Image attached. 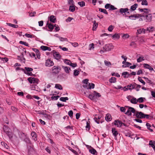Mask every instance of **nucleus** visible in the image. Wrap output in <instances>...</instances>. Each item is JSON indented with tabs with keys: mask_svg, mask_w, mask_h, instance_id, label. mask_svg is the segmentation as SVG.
<instances>
[{
	"mask_svg": "<svg viewBox=\"0 0 155 155\" xmlns=\"http://www.w3.org/2000/svg\"><path fill=\"white\" fill-rule=\"evenodd\" d=\"M142 17L144 18V20L146 22H150L151 21L152 19V15L149 13L148 12H144L142 14Z\"/></svg>",
	"mask_w": 155,
	"mask_h": 155,
	"instance_id": "1",
	"label": "nucleus"
},
{
	"mask_svg": "<svg viewBox=\"0 0 155 155\" xmlns=\"http://www.w3.org/2000/svg\"><path fill=\"white\" fill-rule=\"evenodd\" d=\"M3 131L6 133L10 140L13 137L12 133L10 131V129L7 126L4 125L3 127Z\"/></svg>",
	"mask_w": 155,
	"mask_h": 155,
	"instance_id": "2",
	"label": "nucleus"
},
{
	"mask_svg": "<svg viewBox=\"0 0 155 155\" xmlns=\"http://www.w3.org/2000/svg\"><path fill=\"white\" fill-rule=\"evenodd\" d=\"M61 69L59 66H54L52 68V73L53 75H56L59 74Z\"/></svg>",
	"mask_w": 155,
	"mask_h": 155,
	"instance_id": "3",
	"label": "nucleus"
},
{
	"mask_svg": "<svg viewBox=\"0 0 155 155\" xmlns=\"http://www.w3.org/2000/svg\"><path fill=\"white\" fill-rule=\"evenodd\" d=\"M145 114L141 112L136 111V114L133 115L134 116H136L138 119H142L144 118Z\"/></svg>",
	"mask_w": 155,
	"mask_h": 155,
	"instance_id": "4",
	"label": "nucleus"
},
{
	"mask_svg": "<svg viewBox=\"0 0 155 155\" xmlns=\"http://www.w3.org/2000/svg\"><path fill=\"white\" fill-rule=\"evenodd\" d=\"M114 125L117 126V127H121L123 125L125 127L127 126V125L122 122L120 120H115L114 122Z\"/></svg>",
	"mask_w": 155,
	"mask_h": 155,
	"instance_id": "5",
	"label": "nucleus"
},
{
	"mask_svg": "<svg viewBox=\"0 0 155 155\" xmlns=\"http://www.w3.org/2000/svg\"><path fill=\"white\" fill-rule=\"evenodd\" d=\"M28 80L31 84H37L38 83L39 80L38 79L34 77H29L28 79Z\"/></svg>",
	"mask_w": 155,
	"mask_h": 155,
	"instance_id": "6",
	"label": "nucleus"
},
{
	"mask_svg": "<svg viewBox=\"0 0 155 155\" xmlns=\"http://www.w3.org/2000/svg\"><path fill=\"white\" fill-rule=\"evenodd\" d=\"M113 48V46L112 44H107L103 47V49L105 51H109Z\"/></svg>",
	"mask_w": 155,
	"mask_h": 155,
	"instance_id": "7",
	"label": "nucleus"
},
{
	"mask_svg": "<svg viewBox=\"0 0 155 155\" xmlns=\"http://www.w3.org/2000/svg\"><path fill=\"white\" fill-rule=\"evenodd\" d=\"M142 14H136L135 15H131L129 16V19L131 20H135L137 18H138L140 17H142Z\"/></svg>",
	"mask_w": 155,
	"mask_h": 155,
	"instance_id": "8",
	"label": "nucleus"
},
{
	"mask_svg": "<svg viewBox=\"0 0 155 155\" xmlns=\"http://www.w3.org/2000/svg\"><path fill=\"white\" fill-rule=\"evenodd\" d=\"M112 133L114 137V139L117 140V135L118 134V132L115 128H113L112 129Z\"/></svg>",
	"mask_w": 155,
	"mask_h": 155,
	"instance_id": "9",
	"label": "nucleus"
},
{
	"mask_svg": "<svg viewBox=\"0 0 155 155\" xmlns=\"http://www.w3.org/2000/svg\"><path fill=\"white\" fill-rule=\"evenodd\" d=\"M27 147L28 149V153L29 155H32L35 153V151L33 147L31 146H28Z\"/></svg>",
	"mask_w": 155,
	"mask_h": 155,
	"instance_id": "10",
	"label": "nucleus"
},
{
	"mask_svg": "<svg viewBox=\"0 0 155 155\" xmlns=\"http://www.w3.org/2000/svg\"><path fill=\"white\" fill-rule=\"evenodd\" d=\"M54 62L50 59H48L46 61L45 66L48 67H51L53 65Z\"/></svg>",
	"mask_w": 155,
	"mask_h": 155,
	"instance_id": "11",
	"label": "nucleus"
},
{
	"mask_svg": "<svg viewBox=\"0 0 155 155\" xmlns=\"http://www.w3.org/2000/svg\"><path fill=\"white\" fill-rule=\"evenodd\" d=\"M46 25L48 26V27L49 29V30H48V31H52L54 28V25L49 23L48 22H47Z\"/></svg>",
	"mask_w": 155,
	"mask_h": 155,
	"instance_id": "12",
	"label": "nucleus"
},
{
	"mask_svg": "<svg viewBox=\"0 0 155 155\" xmlns=\"http://www.w3.org/2000/svg\"><path fill=\"white\" fill-rule=\"evenodd\" d=\"M53 53V56L56 59L59 60L61 58V56L58 52L55 51Z\"/></svg>",
	"mask_w": 155,
	"mask_h": 155,
	"instance_id": "13",
	"label": "nucleus"
},
{
	"mask_svg": "<svg viewBox=\"0 0 155 155\" xmlns=\"http://www.w3.org/2000/svg\"><path fill=\"white\" fill-rule=\"evenodd\" d=\"M31 136L32 137L33 139V140L35 141H36L37 140V134L34 131H32L31 134Z\"/></svg>",
	"mask_w": 155,
	"mask_h": 155,
	"instance_id": "14",
	"label": "nucleus"
},
{
	"mask_svg": "<svg viewBox=\"0 0 155 155\" xmlns=\"http://www.w3.org/2000/svg\"><path fill=\"white\" fill-rule=\"evenodd\" d=\"M18 135L20 138L22 140H23L27 136V134L21 132H18Z\"/></svg>",
	"mask_w": 155,
	"mask_h": 155,
	"instance_id": "15",
	"label": "nucleus"
},
{
	"mask_svg": "<svg viewBox=\"0 0 155 155\" xmlns=\"http://www.w3.org/2000/svg\"><path fill=\"white\" fill-rule=\"evenodd\" d=\"M26 143L28 144L31 145V142L29 139V138L27 136L23 140Z\"/></svg>",
	"mask_w": 155,
	"mask_h": 155,
	"instance_id": "16",
	"label": "nucleus"
},
{
	"mask_svg": "<svg viewBox=\"0 0 155 155\" xmlns=\"http://www.w3.org/2000/svg\"><path fill=\"white\" fill-rule=\"evenodd\" d=\"M62 68L64 69V71L67 74H69L71 70V68L67 66H62Z\"/></svg>",
	"mask_w": 155,
	"mask_h": 155,
	"instance_id": "17",
	"label": "nucleus"
},
{
	"mask_svg": "<svg viewBox=\"0 0 155 155\" xmlns=\"http://www.w3.org/2000/svg\"><path fill=\"white\" fill-rule=\"evenodd\" d=\"M40 48L42 50L44 51L48 50L49 51H50L51 50L50 48L43 45L41 46L40 47Z\"/></svg>",
	"mask_w": 155,
	"mask_h": 155,
	"instance_id": "18",
	"label": "nucleus"
},
{
	"mask_svg": "<svg viewBox=\"0 0 155 155\" xmlns=\"http://www.w3.org/2000/svg\"><path fill=\"white\" fill-rule=\"evenodd\" d=\"M131 84L132 89H135L136 88H140L141 87V86L140 85L137 84L135 83H134Z\"/></svg>",
	"mask_w": 155,
	"mask_h": 155,
	"instance_id": "19",
	"label": "nucleus"
},
{
	"mask_svg": "<svg viewBox=\"0 0 155 155\" xmlns=\"http://www.w3.org/2000/svg\"><path fill=\"white\" fill-rule=\"evenodd\" d=\"M49 19L51 22L53 23H55L56 20L55 16L53 15L49 17Z\"/></svg>",
	"mask_w": 155,
	"mask_h": 155,
	"instance_id": "20",
	"label": "nucleus"
},
{
	"mask_svg": "<svg viewBox=\"0 0 155 155\" xmlns=\"http://www.w3.org/2000/svg\"><path fill=\"white\" fill-rule=\"evenodd\" d=\"M112 118L111 115L109 114H107L105 117V119L107 121H110L112 120Z\"/></svg>",
	"mask_w": 155,
	"mask_h": 155,
	"instance_id": "21",
	"label": "nucleus"
},
{
	"mask_svg": "<svg viewBox=\"0 0 155 155\" xmlns=\"http://www.w3.org/2000/svg\"><path fill=\"white\" fill-rule=\"evenodd\" d=\"M128 10V8H121L120 9V12L122 14L124 13L125 14V12H127Z\"/></svg>",
	"mask_w": 155,
	"mask_h": 155,
	"instance_id": "22",
	"label": "nucleus"
},
{
	"mask_svg": "<svg viewBox=\"0 0 155 155\" xmlns=\"http://www.w3.org/2000/svg\"><path fill=\"white\" fill-rule=\"evenodd\" d=\"M126 107H128L129 109V110H130L131 113H134V114H136V112L137 111H136L134 108L130 107L127 106H126Z\"/></svg>",
	"mask_w": 155,
	"mask_h": 155,
	"instance_id": "23",
	"label": "nucleus"
},
{
	"mask_svg": "<svg viewBox=\"0 0 155 155\" xmlns=\"http://www.w3.org/2000/svg\"><path fill=\"white\" fill-rule=\"evenodd\" d=\"M109 81L111 83H114L116 82V78L115 77H112L109 79Z\"/></svg>",
	"mask_w": 155,
	"mask_h": 155,
	"instance_id": "24",
	"label": "nucleus"
},
{
	"mask_svg": "<svg viewBox=\"0 0 155 155\" xmlns=\"http://www.w3.org/2000/svg\"><path fill=\"white\" fill-rule=\"evenodd\" d=\"M122 75L124 76V78H127L129 77L130 74L128 72H124L122 73Z\"/></svg>",
	"mask_w": 155,
	"mask_h": 155,
	"instance_id": "25",
	"label": "nucleus"
},
{
	"mask_svg": "<svg viewBox=\"0 0 155 155\" xmlns=\"http://www.w3.org/2000/svg\"><path fill=\"white\" fill-rule=\"evenodd\" d=\"M130 102L133 104H136L137 103V99L134 97H133L132 99L130 100Z\"/></svg>",
	"mask_w": 155,
	"mask_h": 155,
	"instance_id": "26",
	"label": "nucleus"
},
{
	"mask_svg": "<svg viewBox=\"0 0 155 155\" xmlns=\"http://www.w3.org/2000/svg\"><path fill=\"white\" fill-rule=\"evenodd\" d=\"M138 6V4H134V5L131 6L130 9L131 11H134Z\"/></svg>",
	"mask_w": 155,
	"mask_h": 155,
	"instance_id": "27",
	"label": "nucleus"
},
{
	"mask_svg": "<svg viewBox=\"0 0 155 155\" xmlns=\"http://www.w3.org/2000/svg\"><path fill=\"white\" fill-rule=\"evenodd\" d=\"M89 151L91 153L94 155L96 154V153L97 154V152L96 150L93 148H92L91 149H89Z\"/></svg>",
	"mask_w": 155,
	"mask_h": 155,
	"instance_id": "28",
	"label": "nucleus"
},
{
	"mask_svg": "<svg viewBox=\"0 0 155 155\" xmlns=\"http://www.w3.org/2000/svg\"><path fill=\"white\" fill-rule=\"evenodd\" d=\"M146 30L144 28H140L137 31V33L138 34H140L142 33V32L145 33Z\"/></svg>",
	"mask_w": 155,
	"mask_h": 155,
	"instance_id": "29",
	"label": "nucleus"
},
{
	"mask_svg": "<svg viewBox=\"0 0 155 155\" xmlns=\"http://www.w3.org/2000/svg\"><path fill=\"white\" fill-rule=\"evenodd\" d=\"M146 31H148L149 32H152L154 31V28L153 27H149L147 28Z\"/></svg>",
	"mask_w": 155,
	"mask_h": 155,
	"instance_id": "30",
	"label": "nucleus"
},
{
	"mask_svg": "<svg viewBox=\"0 0 155 155\" xmlns=\"http://www.w3.org/2000/svg\"><path fill=\"white\" fill-rule=\"evenodd\" d=\"M90 122L87 121L86 123V125L85 127L86 130L89 131L90 129Z\"/></svg>",
	"mask_w": 155,
	"mask_h": 155,
	"instance_id": "31",
	"label": "nucleus"
},
{
	"mask_svg": "<svg viewBox=\"0 0 155 155\" xmlns=\"http://www.w3.org/2000/svg\"><path fill=\"white\" fill-rule=\"evenodd\" d=\"M145 99V98L144 97H140L137 99V102H139V103H143L144 101V100Z\"/></svg>",
	"mask_w": 155,
	"mask_h": 155,
	"instance_id": "32",
	"label": "nucleus"
},
{
	"mask_svg": "<svg viewBox=\"0 0 155 155\" xmlns=\"http://www.w3.org/2000/svg\"><path fill=\"white\" fill-rule=\"evenodd\" d=\"M75 6L74 5L70 6L69 7V10L71 12H74L75 10Z\"/></svg>",
	"mask_w": 155,
	"mask_h": 155,
	"instance_id": "33",
	"label": "nucleus"
},
{
	"mask_svg": "<svg viewBox=\"0 0 155 155\" xmlns=\"http://www.w3.org/2000/svg\"><path fill=\"white\" fill-rule=\"evenodd\" d=\"M55 87L60 90H61L63 89V88L62 86L59 84H56L55 85Z\"/></svg>",
	"mask_w": 155,
	"mask_h": 155,
	"instance_id": "34",
	"label": "nucleus"
},
{
	"mask_svg": "<svg viewBox=\"0 0 155 155\" xmlns=\"http://www.w3.org/2000/svg\"><path fill=\"white\" fill-rule=\"evenodd\" d=\"M94 97H95V99L97 97H100L101 96V95L99 93L96 92L95 91H94Z\"/></svg>",
	"mask_w": 155,
	"mask_h": 155,
	"instance_id": "35",
	"label": "nucleus"
},
{
	"mask_svg": "<svg viewBox=\"0 0 155 155\" xmlns=\"http://www.w3.org/2000/svg\"><path fill=\"white\" fill-rule=\"evenodd\" d=\"M68 98L67 97H61L60 98V101L64 102H66V101L68 100Z\"/></svg>",
	"mask_w": 155,
	"mask_h": 155,
	"instance_id": "36",
	"label": "nucleus"
},
{
	"mask_svg": "<svg viewBox=\"0 0 155 155\" xmlns=\"http://www.w3.org/2000/svg\"><path fill=\"white\" fill-rule=\"evenodd\" d=\"M99 11L100 12H103V13L107 15L108 14L107 12L105 9H102L101 8H99Z\"/></svg>",
	"mask_w": 155,
	"mask_h": 155,
	"instance_id": "37",
	"label": "nucleus"
},
{
	"mask_svg": "<svg viewBox=\"0 0 155 155\" xmlns=\"http://www.w3.org/2000/svg\"><path fill=\"white\" fill-rule=\"evenodd\" d=\"M149 144L150 145L151 147L153 148L154 151L155 152V146L154 144L153 143V142L152 140H150L149 142Z\"/></svg>",
	"mask_w": 155,
	"mask_h": 155,
	"instance_id": "38",
	"label": "nucleus"
},
{
	"mask_svg": "<svg viewBox=\"0 0 155 155\" xmlns=\"http://www.w3.org/2000/svg\"><path fill=\"white\" fill-rule=\"evenodd\" d=\"M146 126L147 127V129L150 130L151 132H153V130L152 129H151L150 127H151V125L148 123H147L146 124Z\"/></svg>",
	"mask_w": 155,
	"mask_h": 155,
	"instance_id": "39",
	"label": "nucleus"
},
{
	"mask_svg": "<svg viewBox=\"0 0 155 155\" xmlns=\"http://www.w3.org/2000/svg\"><path fill=\"white\" fill-rule=\"evenodd\" d=\"M24 69L26 71V72H29L32 71L33 70L32 68L27 67H25Z\"/></svg>",
	"mask_w": 155,
	"mask_h": 155,
	"instance_id": "40",
	"label": "nucleus"
},
{
	"mask_svg": "<svg viewBox=\"0 0 155 155\" xmlns=\"http://www.w3.org/2000/svg\"><path fill=\"white\" fill-rule=\"evenodd\" d=\"M153 117L150 115L149 114H145L144 118L147 119H151L153 118Z\"/></svg>",
	"mask_w": 155,
	"mask_h": 155,
	"instance_id": "41",
	"label": "nucleus"
},
{
	"mask_svg": "<svg viewBox=\"0 0 155 155\" xmlns=\"http://www.w3.org/2000/svg\"><path fill=\"white\" fill-rule=\"evenodd\" d=\"M11 109L12 111H14L15 112H17L18 110V108L13 106H11Z\"/></svg>",
	"mask_w": 155,
	"mask_h": 155,
	"instance_id": "42",
	"label": "nucleus"
},
{
	"mask_svg": "<svg viewBox=\"0 0 155 155\" xmlns=\"http://www.w3.org/2000/svg\"><path fill=\"white\" fill-rule=\"evenodd\" d=\"M58 38H59L60 40L61 41H68V39L66 38H64L61 37H58Z\"/></svg>",
	"mask_w": 155,
	"mask_h": 155,
	"instance_id": "43",
	"label": "nucleus"
},
{
	"mask_svg": "<svg viewBox=\"0 0 155 155\" xmlns=\"http://www.w3.org/2000/svg\"><path fill=\"white\" fill-rule=\"evenodd\" d=\"M19 43L21 44L24 45L26 46H28V47H29V45L27 42H24V41H20L19 42Z\"/></svg>",
	"mask_w": 155,
	"mask_h": 155,
	"instance_id": "44",
	"label": "nucleus"
},
{
	"mask_svg": "<svg viewBox=\"0 0 155 155\" xmlns=\"http://www.w3.org/2000/svg\"><path fill=\"white\" fill-rule=\"evenodd\" d=\"M145 59H144L143 57H140L139 58L137 59V61L138 62H140L143 61Z\"/></svg>",
	"mask_w": 155,
	"mask_h": 155,
	"instance_id": "45",
	"label": "nucleus"
},
{
	"mask_svg": "<svg viewBox=\"0 0 155 155\" xmlns=\"http://www.w3.org/2000/svg\"><path fill=\"white\" fill-rule=\"evenodd\" d=\"M1 144L6 149L8 148V146L7 144L5 143L4 142H1Z\"/></svg>",
	"mask_w": 155,
	"mask_h": 155,
	"instance_id": "46",
	"label": "nucleus"
},
{
	"mask_svg": "<svg viewBox=\"0 0 155 155\" xmlns=\"http://www.w3.org/2000/svg\"><path fill=\"white\" fill-rule=\"evenodd\" d=\"M79 74V71L75 69L74 71V76H77Z\"/></svg>",
	"mask_w": 155,
	"mask_h": 155,
	"instance_id": "47",
	"label": "nucleus"
},
{
	"mask_svg": "<svg viewBox=\"0 0 155 155\" xmlns=\"http://www.w3.org/2000/svg\"><path fill=\"white\" fill-rule=\"evenodd\" d=\"M131 64L130 62H127L126 63V64L125 65H123L122 66V67L123 68H126L127 67H128L130 65H131Z\"/></svg>",
	"mask_w": 155,
	"mask_h": 155,
	"instance_id": "48",
	"label": "nucleus"
},
{
	"mask_svg": "<svg viewBox=\"0 0 155 155\" xmlns=\"http://www.w3.org/2000/svg\"><path fill=\"white\" fill-rule=\"evenodd\" d=\"M59 97H60V96H59L57 95V96H52L51 97V98L52 100H56Z\"/></svg>",
	"mask_w": 155,
	"mask_h": 155,
	"instance_id": "49",
	"label": "nucleus"
},
{
	"mask_svg": "<svg viewBox=\"0 0 155 155\" xmlns=\"http://www.w3.org/2000/svg\"><path fill=\"white\" fill-rule=\"evenodd\" d=\"M78 4L81 7H83L85 5V3L84 1L79 2H78Z\"/></svg>",
	"mask_w": 155,
	"mask_h": 155,
	"instance_id": "50",
	"label": "nucleus"
},
{
	"mask_svg": "<svg viewBox=\"0 0 155 155\" xmlns=\"http://www.w3.org/2000/svg\"><path fill=\"white\" fill-rule=\"evenodd\" d=\"M138 80L141 83L143 84V85H145L146 84L145 82L140 77H138Z\"/></svg>",
	"mask_w": 155,
	"mask_h": 155,
	"instance_id": "51",
	"label": "nucleus"
},
{
	"mask_svg": "<svg viewBox=\"0 0 155 155\" xmlns=\"http://www.w3.org/2000/svg\"><path fill=\"white\" fill-rule=\"evenodd\" d=\"M88 98L91 100H94L95 99V98L94 97V95L92 94H90L89 95Z\"/></svg>",
	"mask_w": 155,
	"mask_h": 155,
	"instance_id": "52",
	"label": "nucleus"
},
{
	"mask_svg": "<svg viewBox=\"0 0 155 155\" xmlns=\"http://www.w3.org/2000/svg\"><path fill=\"white\" fill-rule=\"evenodd\" d=\"M141 5H148V3L146 0H142Z\"/></svg>",
	"mask_w": 155,
	"mask_h": 155,
	"instance_id": "53",
	"label": "nucleus"
},
{
	"mask_svg": "<svg viewBox=\"0 0 155 155\" xmlns=\"http://www.w3.org/2000/svg\"><path fill=\"white\" fill-rule=\"evenodd\" d=\"M112 37L114 38L118 39L120 38V36L118 34L116 33L114 35H113Z\"/></svg>",
	"mask_w": 155,
	"mask_h": 155,
	"instance_id": "54",
	"label": "nucleus"
},
{
	"mask_svg": "<svg viewBox=\"0 0 155 155\" xmlns=\"http://www.w3.org/2000/svg\"><path fill=\"white\" fill-rule=\"evenodd\" d=\"M133 48H136L137 47V45L136 43L134 41L132 42L130 45Z\"/></svg>",
	"mask_w": 155,
	"mask_h": 155,
	"instance_id": "55",
	"label": "nucleus"
},
{
	"mask_svg": "<svg viewBox=\"0 0 155 155\" xmlns=\"http://www.w3.org/2000/svg\"><path fill=\"white\" fill-rule=\"evenodd\" d=\"M55 27V30L56 31H58L60 29V28L58 25H54V27Z\"/></svg>",
	"mask_w": 155,
	"mask_h": 155,
	"instance_id": "56",
	"label": "nucleus"
},
{
	"mask_svg": "<svg viewBox=\"0 0 155 155\" xmlns=\"http://www.w3.org/2000/svg\"><path fill=\"white\" fill-rule=\"evenodd\" d=\"M64 62L65 64L68 65H69L70 64L71 61L69 60L65 59L64 60Z\"/></svg>",
	"mask_w": 155,
	"mask_h": 155,
	"instance_id": "57",
	"label": "nucleus"
},
{
	"mask_svg": "<svg viewBox=\"0 0 155 155\" xmlns=\"http://www.w3.org/2000/svg\"><path fill=\"white\" fill-rule=\"evenodd\" d=\"M104 62L105 64L107 66H109L111 65V63L109 61L105 60L104 61Z\"/></svg>",
	"mask_w": 155,
	"mask_h": 155,
	"instance_id": "58",
	"label": "nucleus"
},
{
	"mask_svg": "<svg viewBox=\"0 0 155 155\" xmlns=\"http://www.w3.org/2000/svg\"><path fill=\"white\" fill-rule=\"evenodd\" d=\"M138 10L140 12H143V13L145 12L144 10H146L147 11L149 10V9L148 8H144L143 9L140 8H139Z\"/></svg>",
	"mask_w": 155,
	"mask_h": 155,
	"instance_id": "59",
	"label": "nucleus"
},
{
	"mask_svg": "<svg viewBox=\"0 0 155 155\" xmlns=\"http://www.w3.org/2000/svg\"><path fill=\"white\" fill-rule=\"evenodd\" d=\"M73 112L72 110H71L69 111L68 112V115L71 118H72V117H73Z\"/></svg>",
	"mask_w": 155,
	"mask_h": 155,
	"instance_id": "60",
	"label": "nucleus"
},
{
	"mask_svg": "<svg viewBox=\"0 0 155 155\" xmlns=\"http://www.w3.org/2000/svg\"><path fill=\"white\" fill-rule=\"evenodd\" d=\"M98 25V23H95V24H93V30H95L96 29Z\"/></svg>",
	"mask_w": 155,
	"mask_h": 155,
	"instance_id": "61",
	"label": "nucleus"
},
{
	"mask_svg": "<svg viewBox=\"0 0 155 155\" xmlns=\"http://www.w3.org/2000/svg\"><path fill=\"white\" fill-rule=\"evenodd\" d=\"M28 53L29 54V56L31 57H35V54L34 53H29V52H28Z\"/></svg>",
	"mask_w": 155,
	"mask_h": 155,
	"instance_id": "62",
	"label": "nucleus"
},
{
	"mask_svg": "<svg viewBox=\"0 0 155 155\" xmlns=\"http://www.w3.org/2000/svg\"><path fill=\"white\" fill-rule=\"evenodd\" d=\"M117 8L115 7L114 6V5H110V8L109 10H114L117 9Z\"/></svg>",
	"mask_w": 155,
	"mask_h": 155,
	"instance_id": "63",
	"label": "nucleus"
},
{
	"mask_svg": "<svg viewBox=\"0 0 155 155\" xmlns=\"http://www.w3.org/2000/svg\"><path fill=\"white\" fill-rule=\"evenodd\" d=\"M114 28L113 26L112 25H110L108 28V30L109 31H111Z\"/></svg>",
	"mask_w": 155,
	"mask_h": 155,
	"instance_id": "64",
	"label": "nucleus"
}]
</instances>
